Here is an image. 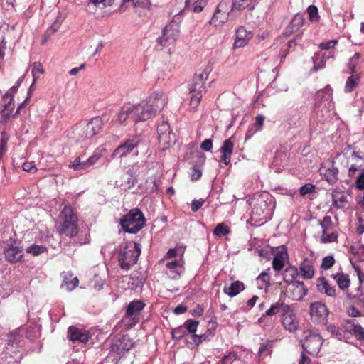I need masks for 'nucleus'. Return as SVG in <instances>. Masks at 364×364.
<instances>
[{"label":"nucleus","mask_w":364,"mask_h":364,"mask_svg":"<svg viewBox=\"0 0 364 364\" xmlns=\"http://www.w3.org/2000/svg\"><path fill=\"white\" fill-rule=\"evenodd\" d=\"M333 204L337 208H343L348 203L345 193L340 190H334L332 193Z\"/></svg>","instance_id":"72a5a7b5"},{"label":"nucleus","mask_w":364,"mask_h":364,"mask_svg":"<svg viewBox=\"0 0 364 364\" xmlns=\"http://www.w3.org/2000/svg\"><path fill=\"white\" fill-rule=\"evenodd\" d=\"M288 258L287 248L284 245L277 247V252L272 262V268L275 271H281L284 267L285 260Z\"/></svg>","instance_id":"a211bd4d"},{"label":"nucleus","mask_w":364,"mask_h":364,"mask_svg":"<svg viewBox=\"0 0 364 364\" xmlns=\"http://www.w3.org/2000/svg\"><path fill=\"white\" fill-rule=\"evenodd\" d=\"M234 142L231 138H229L223 141L222 146L220 147V152L222 153L220 157V161L225 166H228L230 163L231 155L233 151Z\"/></svg>","instance_id":"aec40b11"},{"label":"nucleus","mask_w":364,"mask_h":364,"mask_svg":"<svg viewBox=\"0 0 364 364\" xmlns=\"http://www.w3.org/2000/svg\"><path fill=\"white\" fill-rule=\"evenodd\" d=\"M282 322L285 329L289 332L295 331L298 328V321L291 306L282 314Z\"/></svg>","instance_id":"dca6fc26"},{"label":"nucleus","mask_w":364,"mask_h":364,"mask_svg":"<svg viewBox=\"0 0 364 364\" xmlns=\"http://www.w3.org/2000/svg\"><path fill=\"white\" fill-rule=\"evenodd\" d=\"M360 79V77L358 75L348 77L345 85V92H351L358 86Z\"/></svg>","instance_id":"a19ab883"},{"label":"nucleus","mask_w":364,"mask_h":364,"mask_svg":"<svg viewBox=\"0 0 364 364\" xmlns=\"http://www.w3.org/2000/svg\"><path fill=\"white\" fill-rule=\"evenodd\" d=\"M299 269L302 277L306 279L313 278L314 275V269L311 260L304 259L300 264Z\"/></svg>","instance_id":"473e14b6"},{"label":"nucleus","mask_w":364,"mask_h":364,"mask_svg":"<svg viewBox=\"0 0 364 364\" xmlns=\"http://www.w3.org/2000/svg\"><path fill=\"white\" fill-rule=\"evenodd\" d=\"M62 23V21L57 19L46 31V36L50 38L53 34L58 31Z\"/></svg>","instance_id":"052dcab7"},{"label":"nucleus","mask_w":364,"mask_h":364,"mask_svg":"<svg viewBox=\"0 0 364 364\" xmlns=\"http://www.w3.org/2000/svg\"><path fill=\"white\" fill-rule=\"evenodd\" d=\"M72 134L71 137L77 143L91 139L84 123L76 124L73 129Z\"/></svg>","instance_id":"b1692460"},{"label":"nucleus","mask_w":364,"mask_h":364,"mask_svg":"<svg viewBox=\"0 0 364 364\" xmlns=\"http://www.w3.org/2000/svg\"><path fill=\"white\" fill-rule=\"evenodd\" d=\"M332 277L336 280L338 287L341 289L345 290L349 287L350 279L348 274H344L343 272H338L335 274H333Z\"/></svg>","instance_id":"e433bc0d"},{"label":"nucleus","mask_w":364,"mask_h":364,"mask_svg":"<svg viewBox=\"0 0 364 364\" xmlns=\"http://www.w3.org/2000/svg\"><path fill=\"white\" fill-rule=\"evenodd\" d=\"M316 286L319 292L326 294L328 296H336V290L335 287H331L325 277L318 278Z\"/></svg>","instance_id":"bb28decb"},{"label":"nucleus","mask_w":364,"mask_h":364,"mask_svg":"<svg viewBox=\"0 0 364 364\" xmlns=\"http://www.w3.org/2000/svg\"><path fill=\"white\" fill-rule=\"evenodd\" d=\"M289 285L292 288L290 291L294 300L299 301L306 295L308 289L303 282H293Z\"/></svg>","instance_id":"412c9836"},{"label":"nucleus","mask_w":364,"mask_h":364,"mask_svg":"<svg viewBox=\"0 0 364 364\" xmlns=\"http://www.w3.org/2000/svg\"><path fill=\"white\" fill-rule=\"evenodd\" d=\"M84 124L91 139L100 133L103 127V122L100 117H94L91 119L88 122Z\"/></svg>","instance_id":"393cba45"},{"label":"nucleus","mask_w":364,"mask_h":364,"mask_svg":"<svg viewBox=\"0 0 364 364\" xmlns=\"http://www.w3.org/2000/svg\"><path fill=\"white\" fill-rule=\"evenodd\" d=\"M154 115V111L151 110L145 102H141L138 105H133L132 120L134 123L146 121Z\"/></svg>","instance_id":"ddd939ff"},{"label":"nucleus","mask_w":364,"mask_h":364,"mask_svg":"<svg viewBox=\"0 0 364 364\" xmlns=\"http://www.w3.org/2000/svg\"><path fill=\"white\" fill-rule=\"evenodd\" d=\"M3 252L6 260L11 263L18 262L23 256L22 247L17 245L16 240L13 238L4 242Z\"/></svg>","instance_id":"1a4fd4ad"},{"label":"nucleus","mask_w":364,"mask_h":364,"mask_svg":"<svg viewBox=\"0 0 364 364\" xmlns=\"http://www.w3.org/2000/svg\"><path fill=\"white\" fill-rule=\"evenodd\" d=\"M172 338L176 340H179L188 336L186 330L183 326L175 328L171 331Z\"/></svg>","instance_id":"603ef678"},{"label":"nucleus","mask_w":364,"mask_h":364,"mask_svg":"<svg viewBox=\"0 0 364 364\" xmlns=\"http://www.w3.org/2000/svg\"><path fill=\"white\" fill-rule=\"evenodd\" d=\"M230 232V228L224 223H218L213 230L214 235L218 237H223Z\"/></svg>","instance_id":"de8ad7c7"},{"label":"nucleus","mask_w":364,"mask_h":364,"mask_svg":"<svg viewBox=\"0 0 364 364\" xmlns=\"http://www.w3.org/2000/svg\"><path fill=\"white\" fill-rule=\"evenodd\" d=\"M133 346L132 340L128 336L123 335L112 345V350L118 355H122L125 352L129 351Z\"/></svg>","instance_id":"f3484780"},{"label":"nucleus","mask_w":364,"mask_h":364,"mask_svg":"<svg viewBox=\"0 0 364 364\" xmlns=\"http://www.w3.org/2000/svg\"><path fill=\"white\" fill-rule=\"evenodd\" d=\"M305 338L302 344L304 351L311 355H317L323 344V338L318 333H314L311 331L304 332Z\"/></svg>","instance_id":"9d476101"},{"label":"nucleus","mask_w":364,"mask_h":364,"mask_svg":"<svg viewBox=\"0 0 364 364\" xmlns=\"http://www.w3.org/2000/svg\"><path fill=\"white\" fill-rule=\"evenodd\" d=\"M230 7L233 11L237 14L242 10L247 9L252 10L255 8L256 0H230Z\"/></svg>","instance_id":"a878e982"},{"label":"nucleus","mask_w":364,"mask_h":364,"mask_svg":"<svg viewBox=\"0 0 364 364\" xmlns=\"http://www.w3.org/2000/svg\"><path fill=\"white\" fill-rule=\"evenodd\" d=\"M274 208L272 196L264 193L254 198L253 208L251 213V220L258 225L264 224L272 218Z\"/></svg>","instance_id":"f257e3e1"},{"label":"nucleus","mask_w":364,"mask_h":364,"mask_svg":"<svg viewBox=\"0 0 364 364\" xmlns=\"http://www.w3.org/2000/svg\"><path fill=\"white\" fill-rule=\"evenodd\" d=\"M299 275L298 269L294 266H290L285 269V273L283 279L285 283L289 284L293 282H297L295 278Z\"/></svg>","instance_id":"4c0bfd02"},{"label":"nucleus","mask_w":364,"mask_h":364,"mask_svg":"<svg viewBox=\"0 0 364 364\" xmlns=\"http://www.w3.org/2000/svg\"><path fill=\"white\" fill-rule=\"evenodd\" d=\"M143 144V137L141 135L135 134L127 139L122 144L117 146L113 151L111 158L122 159L128 154L134 152L138 155L137 148Z\"/></svg>","instance_id":"423d86ee"},{"label":"nucleus","mask_w":364,"mask_h":364,"mask_svg":"<svg viewBox=\"0 0 364 364\" xmlns=\"http://www.w3.org/2000/svg\"><path fill=\"white\" fill-rule=\"evenodd\" d=\"M145 102L156 114L164 107L166 103V96L162 92H156L149 96Z\"/></svg>","instance_id":"4468645a"},{"label":"nucleus","mask_w":364,"mask_h":364,"mask_svg":"<svg viewBox=\"0 0 364 364\" xmlns=\"http://www.w3.org/2000/svg\"><path fill=\"white\" fill-rule=\"evenodd\" d=\"M198 325L199 321L193 319H188L185 321L183 326L186 328L187 333H188L193 335L196 332Z\"/></svg>","instance_id":"37998d69"},{"label":"nucleus","mask_w":364,"mask_h":364,"mask_svg":"<svg viewBox=\"0 0 364 364\" xmlns=\"http://www.w3.org/2000/svg\"><path fill=\"white\" fill-rule=\"evenodd\" d=\"M272 343L268 342L262 345L258 350V355L262 356L264 354L269 355L272 352Z\"/></svg>","instance_id":"e2e57ef3"},{"label":"nucleus","mask_w":364,"mask_h":364,"mask_svg":"<svg viewBox=\"0 0 364 364\" xmlns=\"http://www.w3.org/2000/svg\"><path fill=\"white\" fill-rule=\"evenodd\" d=\"M289 306V305L286 304L281 300H279L278 301L272 304L271 306L265 311V314L263 315V316H272L278 313L283 314L284 312L288 309Z\"/></svg>","instance_id":"2f4dec72"},{"label":"nucleus","mask_w":364,"mask_h":364,"mask_svg":"<svg viewBox=\"0 0 364 364\" xmlns=\"http://www.w3.org/2000/svg\"><path fill=\"white\" fill-rule=\"evenodd\" d=\"M146 221L142 211L134 208L120 218L119 225L125 232L136 234L146 226Z\"/></svg>","instance_id":"7ed1b4c3"},{"label":"nucleus","mask_w":364,"mask_h":364,"mask_svg":"<svg viewBox=\"0 0 364 364\" xmlns=\"http://www.w3.org/2000/svg\"><path fill=\"white\" fill-rule=\"evenodd\" d=\"M158 139L160 144L169 146L176 141L175 134L171 132L169 124L162 121L157 127Z\"/></svg>","instance_id":"f8f14e48"},{"label":"nucleus","mask_w":364,"mask_h":364,"mask_svg":"<svg viewBox=\"0 0 364 364\" xmlns=\"http://www.w3.org/2000/svg\"><path fill=\"white\" fill-rule=\"evenodd\" d=\"M346 330L353 334L357 340L364 341V328L355 319L346 321Z\"/></svg>","instance_id":"5701e85b"},{"label":"nucleus","mask_w":364,"mask_h":364,"mask_svg":"<svg viewBox=\"0 0 364 364\" xmlns=\"http://www.w3.org/2000/svg\"><path fill=\"white\" fill-rule=\"evenodd\" d=\"M144 306V303L140 300L132 301L127 306L126 314L132 320L138 319V316Z\"/></svg>","instance_id":"4be33fe9"},{"label":"nucleus","mask_w":364,"mask_h":364,"mask_svg":"<svg viewBox=\"0 0 364 364\" xmlns=\"http://www.w3.org/2000/svg\"><path fill=\"white\" fill-rule=\"evenodd\" d=\"M47 250L48 249L45 246L33 244L26 249V252L30 253L33 256H38L41 254L46 252Z\"/></svg>","instance_id":"c03bdc74"},{"label":"nucleus","mask_w":364,"mask_h":364,"mask_svg":"<svg viewBox=\"0 0 364 364\" xmlns=\"http://www.w3.org/2000/svg\"><path fill=\"white\" fill-rule=\"evenodd\" d=\"M2 101L4 102V109L1 111V114L3 117L9 119L13 115L12 112L14 108V96L6 93L2 97Z\"/></svg>","instance_id":"cd10ccee"},{"label":"nucleus","mask_w":364,"mask_h":364,"mask_svg":"<svg viewBox=\"0 0 364 364\" xmlns=\"http://www.w3.org/2000/svg\"><path fill=\"white\" fill-rule=\"evenodd\" d=\"M245 289L243 282L240 281H235L232 282L230 287H225L223 291L228 296L233 297L237 295L240 291Z\"/></svg>","instance_id":"f704fd0d"},{"label":"nucleus","mask_w":364,"mask_h":364,"mask_svg":"<svg viewBox=\"0 0 364 364\" xmlns=\"http://www.w3.org/2000/svg\"><path fill=\"white\" fill-rule=\"evenodd\" d=\"M311 321L315 324H326L329 311L321 301L311 302L309 306Z\"/></svg>","instance_id":"6e6552de"},{"label":"nucleus","mask_w":364,"mask_h":364,"mask_svg":"<svg viewBox=\"0 0 364 364\" xmlns=\"http://www.w3.org/2000/svg\"><path fill=\"white\" fill-rule=\"evenodd\" d=\"M21 336L16 332H11L8 335L7 343L12 347H18L20 345Z\"/></svg>","instance_id":"49530a36"},{"label":"nucleus","mask_w":364,"mask_h":364,"mask_svg":"<svg viewBox=\"0 0 364 364\" xmlns=\"http://www.w3.org/2000/svg\"><path fill=\"white\" fill-rule=\"evenodd\" d=\"M166 267L170 270L171 273L170 277L173 279H178L184 270L183 262L181 259L168 262L166 263Z\"/></svg>","instance_id":"c85d7f7f"},{"label":"nucleus","mask_w":364,"mask_h":364,"mask_svg":"<svg viewBox=\"0 0 364 364\" xmlns=\"http://www.w3.org/2000/svg\"><path fill=\"white\" fill-rule=\"evenodd\" d=\"M252 36L253 34L251 31H247L244 26L239 27L236 31L233 48L236 49L244 47L248 43Z\"/></svg>","instance_id":"6ab92c4d"},{"label":"nucleus","mask_w":364,"mask_h":364,"mask_svg":"<svg viewBox=\"0 0 364 364\" xmlns=\"http://www.w3.org/2000/svg\"><path fill=\"white\" fill-rule=\"evenodd\" d=\"M316 192V186L310 183H306L300 187L299 193L301 196H304L309 193Z\"/></svg>","instance_id":"4d7b16f0"},{"label":"nucleus","mask_w":364,"mask_h":364,"mask_svg":"<svg viewBox=\"0 0 364 364\" xmlns=\"http://www.w3.org/2000/svg\"><path fill=\"white\" fill-rule=\"evenodd\" d=\"M323 176L328 183L334 184L338 179V170L333 165L325 171Z\"/></svg>","instance_id":"58836bf2"},{"label":"nucleus","mask_w":364,"mask_h":364,"mask_svg":"<svg viewBox=\"0 0 364 364\" xmlns=\"http://www.w3.org/2000/svg\"><path fill=\"white\" fill-rule=\"evenodd\" d=\"M43 73V69L40 63L34 62L32 65V75L34 78V81L36 80V74H42Z\"/></svg>","instance_id":"0e129e2a"},{"label":"nucleus","mask_w":364,"mask_h":364,"mask_svg":"<svg viewBox=\"0 0 364 364\" xmlns=\"http://www.w3.org/2000/svg\"><path fill=\"white\" fill-rule=\"evenodd\" d=\"M304 18L302 14H296L290 22V27H293L296 31L303 26Z\"/></svg>","instance_id":"3c124183"},{"label":"nucleus","mask_w":364,"mask_h":364,"mask_svg":"<svg viewBox=\"0 0 364 364\" xmlns=\"http://www.w3.org/2000/svg\"><path fill=\"white\" fill-rule=\"evenodd\" d=\"M68 338L73 342L86 343L91 338V333L87 330L71 326L68 329Z\"/></svg>","instance_id":"2eb2a0df"},{"label":"nucleus","mask_w":364,"mask_h":364,"mask_svg":"<svg viewBox=\"0 0 364 364\" xmlns=\"http://www.w3.org/2000/svg\"><path fill=\"white\" fill-rule=\"evenodd\" d=\"M60 218L62 220L60 234L73 237L77 235V216L74 213L73 209L70 205H65L60 213Z\"/></svg>","instance_id":"39448f33"},{"label":"nucleus","mask_w":364,"mask_h":364,"mask_svg":"<svg viewBox=\"0 0 364 364\" xmlns=\"http://www.w3.org/2000/svg\"><path fill=\"white\" fill-rule=\"evenodd\" d=\"M127 173L129 175V177L125 181V183L127 186V188L131 189L135 186L137 182V178L134 173L131 169H129Z\"/></svg>","instance_id":"bf43d9fd"},{"label":"nucleus","mask_w":364,"mask_h":364,"mask_svg":"<svg viewBox=\"0 0 364 364\" xmlns=\"http://www.w3.org/2000/svg\"><path fill=\"white\" fill-rule=\"evenodd\" d=\"M335 264V259L332 255H328L322 259L321 268L327 270L332 267Z\"/></svg>","instance_id":"6e6d98bb"},{"label":"nucleus","mask_w":364,"mask_h":364,"mask_svg":"<svg viewBox=\"0 0 364 364\" xmlns=\"http://www.w3.org/2000/svg\"><path fill=\"white\" fill-rule=\"evenodd\" d=\"M350 163L358 168H364V159L355 151L351 154Z\"/></svg>","instance_id":"8fccbe9b"},{"label":"nucleus","mask_w":364,"mask_h":364,"mask_svg":"<svg viewBox=\"0 0 364 364\" xmlns=\"http://www.w3.org/2000/svg\"><path fill=\"white\" fill-rule=\"evenodd\" d=\"M9 139V137L8 134L5 131L1 132L0 139V160L7 150V143Z\"/></svg>","instance_id":"a18cd8bd"},{"label":"nucleus","mask_w":364,"mask_h":364,"mask_svg":"<svg viewBox=\"0 0 364 364\" xmlns=\"http://www.w3.org/2000/svg\"><path fill=\"white\" fill-rule=\"evenodd\" d=\"M69 168H73L74 171H82L87 169L85 156L80 155L77 157L74 161L69 165Z\"/></svg>","instance_id":"ea45409f"},{"label":"nucleus","mask_w":364,"mask_h":364,"mask_svg":"<svg viewBox=\"0 0 364 364\" xmlns=\"http://www.w3.org/2000/svg\"><path fill=\"white\" fill-rule=\"evenodd\" d=\"M134 7H141L147 10H150L151 4L150 0H134Z\"/></svg>","instance_id":"69168bd1"},{"label":"nucleus","mask_w":364,"mask_h":364,"mask_svg":"<svg viewBox=\"0 0 364 364\" xmlns=\"http://www.w3.org/2000/svg\"><path fill=\"white\" fill-rule=\"evenodd\" d=\"M101 154L99 153H95L89 158L85 159L87 168L95 164V163L100 159Z\"/></svg>","instance_id":"338daca9"},{"label":"nucleus","mask_w":364,"mask_h":364,"mask_svg":"<svg viewBox=\"0 0 364 364\" xmlns=\"http://www.w3.org/2000/svg\"><path fill=\"white\" fill-rule=\"evenodd\" d=\"M209 73L208 68L198 70L188 85L191 94L190 105L193 109L198 107L203 94L206 92L205 84Z\"/></svg>","instance_id":"f03ea898"},{"label":"nucleus","mask_w":364,"mask_h":364,"mask_svg":"<svg viewBox=\"0 0 364 364\" xmlns=\"http://www.w3.org/2000/svg\"><path fill=\"white\" fill-rule=\"evenodd\" d=\"M338 234L337 232H333L331 234H322L320 241L321 243H331L338 240Z\"/></svg>","instance_id":"5fc2aeb1"},{"label":"nucleus","mask_w":364,"mask_h":364,"mask_svg":"<svg viewBox=\"0 0 364 364\" xmlns=\"http://www.w3.org/2000/svg\"><path fill=\"white\" fill-rule=\"evenodd\" d=\"M347 296L355 304L364 306V291L361 286L358 287L354 291L348 293Z\"/></svg>","instance_id":"c9c22d12"},{"label":"nucleus","mask_w":364,"mask_h":364,"mask_svg":"<svg viewBox=\"0 0 364 364\" xmlns=\"http://www.w3.org/2000/svg\"><path fill=\"white\" fill-rule=\"evenodd\" d=\"M355 185L356 188L359 190L364 189V171L362 173H360L355 181Z\"/></svg>","instance_id":"774afa93"},{"label":"nucleus","mask_w":364,"mask_h":364,"mask_svg":"<svg viewBox=\"0 0 364 364\" xmlns=\"http://www.w3.org/2000/svg\"><path fill=\"white\" fill-rule=\"evenodd\" d=\"M349 252L355 257L358 262L364 261L363 245H351L349 247Z\"/></svg>","instance_id":"79ce46f5"},{"label":"nucleus","mask_w":364,"mask_h":364,"mask_svg":"<svg viewBox=\"0 0 364 364\" xmlns=\"http://www.w3.org/2000/svg\"><path fill=\"white\" fill-rule=\"evenodd\" d=\"M133 114V105L127 104L124 105L119 112L116 115V120L119 124H123L127 119L132 120V115Z\"/></svg>","instance_id":"c756f323"},{"label":"nucleus","mask_w":364,"mask_h":364,"mask_svg":"<svg viewBox=\"0 0 364 364\" xmlns=\"http://www.w3.org/2000/svg\"><path fill=\"white\" fill-rule=\"evenodd\" d=\"M179 33L178 26L175 23H171L163 29L162 36L157 38V42L162 47L171 46L177 40Z\"/></svg>","instance_id":"9b49d317"},{"label":"nucleus","mask_w":364,"mask_h":364,"mask_svg":"<svg viewBox=\"0 0 364 364\" xmlns=\"http://www.w3.org/2000/svg\"><path fill=\"white\" fill-rule=\"evenodd\" d=\"M301 34H298L295 38L294 39H291L290 41H288L287 44V49L284 50V51H282L283 53V56L285 57L290 50H294L296 46L298 45V43L301 41Z\"/></svg>","instance_id":"09e8293b"},{"label":"nucleus","mask_w":364,"mask_h":364,"mask_svg":"<svg viewBox=\"0 0 364 364\" xmlns=\"http://www.w3.org/2000/svg\"><path fill=\"white\" fill-rule=\"evenodd\" d=\"M333 90L330 85H327L323 90H320L316 94V104L328 102V107H331Z\"/></svg>","instance_id":"7c9ffc66"},{"label":"nucleus","mask_w":364,"mask_h":364,"mask_svg":"<svg viewBox=\"0 0 364 364\" xmlns=\"http://www.w3.org/2000/svg\"><path fill=\"white\" fill-rule=\"evenodd\" d=\"M360 56V55L359 53H355L353 55V56L349 59L348 67L350 70L349 73L350 74L355 73L356 67H357Z\"/></svg>","instance_id":"864d4df0"},{"label":"nucleus","mask_w":364,"mask_h":364,"mask_svg":"<svg viewBox=\"0 0 364 364\" xmlns=\"http://www.w3.org/2000/svg\"><path fill=\"white\" fill-rule=\"evenodd\" d=\"M231 3L230 0H221L209 23L214 26H218L226 22L228 18H236L237 14L231 9Z\"/></svg>","instance_id":"0eeeda50"},{"label":"nucleus","mask_w":364,"mask_h":364,"mask_svg":"<svg viewBox=\"0 0 364 364\" xmlns=\"http://www.w3.org/2000/svg\"><path fill=\"white\" fill-rule=\"evenodd\" d=\"M141 254V245L138 242H127L122 245L118 262L122 269L129 270L134 265Z\"/></svg>","instance_id":"20e7f679"},{"label":"nucleus","mask_w":364,"mask_h":364,"mask_svg":"<svg viewBox=\"0 0 364 364\" xmlns=\"http://www.w3.org/2000/svg\"><path fill=\"white\" fill-rule=\"evenodd\" d=\"M239 359L240 358L236 353L230 352L222 358L220 364H232L233 361Z\"/></svg>","instance_id":"13d9d810"},{"label":"nucleus","mask_w":364,"mask_h":364,"mask_svg":"<svg viewBox=\"0 0 364 364\" xmlns=\"http://www.w3.org/2000/svg\"><path fill=\"white\" fill-rule=\"evenodd\" d=\"M206 2L204 0H195L192 2L190 7H193V10L196 13H199L203 11Z\"/></svg>","instance_id":"680f3d73"}]
</instances>
